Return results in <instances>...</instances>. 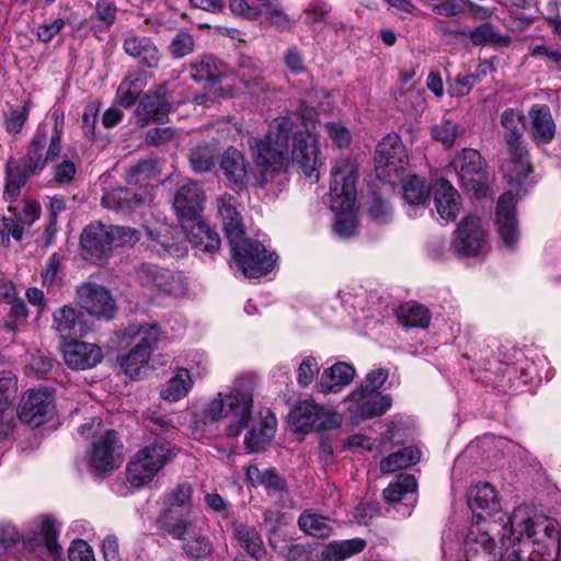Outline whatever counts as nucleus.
Instances as JSON below:
<instances>
[{"instance_id": "obj_23", "label": "nucleus", "mask_w": 561, "mask_h": 561, "mask_svg": "<svg viewBox=\"0 0 561 561\" xmlns=\"http://www.w3.org/2000/svg\"><path fill=\"white\" fill-rule=\"evenodd\" d=\"M515 203L513 193L506 192L500 196L496 205L497 232L503 244L508 249H513L519 239Z\"/></svg>"}, {"instance_id": "obj_6", "label": "nucleus", "mask_w": 561, "mask_h": 561, "mask_svg": "<svg viewBox=\"0 0 561 561\" xmlns=\"http://www.w3.org/2000/svg\"><path fill=\"white\" fill-rule=\"evenodd\" d=\"M175 455V447L165 438H154L140 448L128 462L127 480L136 488L148 484Z\"/></svg>"}, {"instance_id": "obj_18", "label": "nucleus", "mask_w": 561, "mask_h": 561, "mask_svg": "<svg viewBox=\"0 0 561 561\" xmlns=\"http://www.w3.org/2000/svg\"><path fill=\"white\" fill-rule=\"evenodd\" d=\"M136 277L141 286L158 293L180 295L185 289L180 276L151 263H142L136 270Z\"/></svg>"}, {"instance_id": "obj_61", "label": "nucleus", "mask_w": 561, "mask_h": 561, "mask_svg": "<svg viewBox=\"0 0 561 561\" xmlns=\"http://www.w3.org/2000/svg\"><path fill=\"white\" fill-rule=\"evenodd\" d=\"M65 24H71L73 31L78 30L76 24L71 22L70 19L57 18L54 20H45L36 28L37 39L44 43L49 42L50 39H53L55 35H57L61 31Z\"/></svg>"}, {"instance_id": "obj_12", "label": "nucleus", "mask_w": 561, "mask_h": 561, "mask_svg": "<svg viewBox=\"0 0 561 561\" xmlns=\"http://www.w3.org/2000/svg\"><path fill=\"white\" fill-rule=\"evenodd\" d=\"M460 185L476 197L484 196L488 190L485 164L479 151L466 148L450 162Z\"/></svg>"}, {"instance_id": "obj_19", "label": "nucleus", "mask_w": 561, "mask_h": 561, "mask_svg": "<svg viewBox=\"0 0 561 561\" xmlns=\"http://www.w3.org/2000/svg\"><path fill=\"white\" fill-rule=\"evenodd\" d=\"M170 98L165 82L145 93L135 110L140 125L145 126L150 122L162 123L171 111Z\"/></svg>"}, {"instance_id": "obj_52", "label": "nucleus", "mask_w": 561, "mask_h": 561, "mask_svg": "<svg viewBox=\"0 0 561 561\" xmlns=\"http://www.w3.org/2000/svg\"><path fill=\"white\" fill-rule=\"evenodd\" d=\"M217 153L215 145L198 144L190 150V164L196 173L208 172L215 164Z\"/></svg>"}, {"instance_id": "obj_51", "label": "nucleus", "mask_w": 561, "mask_h": 561, "mask_svg": "<svg viewBox=\"0 0 561 561\" xmlns=\"http://www.w3.org/2000/svg\"><path fill=\"white\" fill-rule=\"evenodd\" d=\"M474 46L505 47L510 44V37L501 35L490 23H483L467 34Z\"/></svg>"}, {"instance_id": "obj_36", "label": "nucleus", "mask_w": 561, "mask_h": 561, "mask_svg": "<svg viewBox=\"0 0 561 561\" xmlns=\"http://www.w3.org/2000/svg\"><path fill=\"white\" fill-rule=\"evenodd\" d=\"M35 174V172H31L21 161L10 159L5 165L4 199L9 203L16 201L21 188L28 178Z\"/></svg>"}, {"instance_id": "obj_25", "label": "nucleus", "mask_w": 561, "mask_h": 561, "mask_svg": "<svg viewBox=\"0 0 561 561\" xmlns=\"http://www.w3.org/2000/svg\"><path fill=\"white\" fill-rule=\"evenodd\" d=\"M53 397L46 390H30L22 398L20 404V419L31 426L37 427L44 417L51 412Z\"/></svg>"}, {"instance_id": "obj_34", "label": "nucleus", "mask_w": 561, "mask_h": 561, "mask_svg": "<svg viewBox=\"0 0 561 561\" xmlns=\"http://www.w3.org/2000/svg\"><path fill=\"white\" fill-rule=\"evenodd\" d=\"M124 50L140 64L154 68L160 60V51L151 38L144 35L128 34L124 41Z\"/></svg>"}, {"instance_id": "obj_45", "label": "nucleus", "mask_w": 561, "mask_h": 561, "mask_svg": "<svg viewBox=\"0 0 561 561\" xmlns=\"http://www.w3.org/2000/svg\"><path fill=\"white\" fill-rule=\"evenodd\" d=\"M351 401L355 404V408L352 412L360 419H371L380 416L387 412V410L391 407L392 403V399L390 396H380L377 393L366 396V398L363 400Z\"/></svg>"}, {"instance_id": "obj_47", "label": "nucleus", "mask_w": 561, "mask_h": 561, "mask_svg": "<svg viewBox=\"0 0 561 561\" xmlns=\"http://www.w3.org/2000/svg\"><path fill=\"white\" fill-rule=\"evenodd\" d=\"M398 321L405 328H422L428 327L431 321V313L428 309L414 301H409L401 305L398 309Z\"/></svg>"}, {"instance_id": "obj_28", "label": "nucleus", "mask_w": 561, "mask_h": 561, "mask_svg": "<svg viewBox=\"0 0 561 561\" xmlns=\"http://www.w3.org/2000/svg\"><path fill=\"white\" fill-rule=\"evenodd\" d=\"M216 206L229 242H236V240L242 238L245 231L242 216L238 210L237 198L225 193L216 199Z\"/></svg>"}, {"instance_id": "obj_27", "label": "nucleus", "mask_w": 561, "mask_h": 561, "mask_svg": "<svg viewBox=\"0 0 561 561\" xmlns=\"http://www.w3.org/2000/svg\"><path fill=\"white\" fill-rule=\"evenodd\" d=\"M150 192L144 188L135 193L128 187H115L107 191L102 197V205L116 213L128 214L150 201Z\"/></svg>"}, {"instance_id": "obj_29", "label": "nucleus", "mask_w": 561, "mask_h": 561, "mask_svg": "<svg viewBox=\"0 0 561 561\" xmlns=\"http://www.w3.org/2000/svg\"><path fill=\"white\" fill-rule=\"evenodd\" d=\"M435 207L442 219L453 221L461 209V199L457 190L446 179H438L434 185Z\"/></svg>"}, {"instance_id": "obj_42", "label": "nucleus", "mask_w": 561, "mask_h": 561, "mask_svg": "<svg viewBox=\"0 0 561 561\" xmlns=\"http://www.w3.org/2000/svg\"><path fill=\"white\" fill-rule=\"evenodd\" d=\"M193 387V379L187 368H178L162 387L160 396L169 402H176L184 398Z\"/></svg>"}, {"instance_id": "obj_4", "label": "nucleus", "mask_w": 561, "mask_h": 561, "mask_svg": "<svg viewBox=\"0 0 561 561\" xmlns=\"http://www.w3.org/2000/svg\"><path fill=\"white\" fill-rule=\"evenodd\" d=\"M524 116L513 108L505 110L501 115L504 139L508 149V158L503 163L504 176L511 185H523L533 171L529 154L522 140Z\"/></svg>"}, {"instance_id": "obj_56", "label": "nucleus", "mask_w": 561, "mask_h": 561, "mask_svg": "<svg viewBox=\"0 0 561 561\" xmlns=\"http://www.w3.org/2000/svg\"><path fill=\"white\" fill-rule=\"evenodd\" d=\"M159 173V161L154 158H149L141 160L137 164L130 167L127 171V180L129 184H137L147 180H151Z\"/></svg>"}, {"instance_id": "obj_8", "label": "nucleus", "mask_w": 561, "mask_h": 561, "mask_svg": "<svg viewBox=\"0 0 561 561\" xmlns=\"http://www.w3.org/2000/svg\"><path fill=\"white\" fill-rule=\"evenodd\" d=\"M162 530L174 540L182 541V551L190 559H204L214 551V546L196 518L175 519L167 514L162 519Z\"/></svg>"}, {"instance_id": "obj_48", "label": "nucleus", "mask_w": 561, "mask_h": 561, "mask_svg": "<svg viewBox=\"0 0 561 561\" xmlns=\"http://www.w3.org/2000/svg\"><path fill=\"white\" fill-rule=\"evenodd\" d=\"M264 16L261 25L264 27H275L279 32L290 30L296 21L291 19L283 9L278 0L270 1L263 4Z\"/></svg>"}, {"instance_id": "obj_54", "label": "nucleus", "mask_w": 561, "mask_h": 561, "mask_svg": "<svg viewBox=\"0 0 561 561\" xmlns=\"http://www.w3.org/2000/svg\"><path fill=\"white\" fill-rule=\"evenodd\" d=\"M388 378V371L379 368L370 371L360 386L348 394V400H363L366 396H371L382 387Z\"/></svg>"}, {"instance_id": "obj_60", "label": "nucleus", "mask_w": 561, "mask_h": 561, "mask_svg": "<svg viewBox=\"0 0 561 561\" xmlns=\"http://www.w3.org/2000/svg\"><path fill=\"white\" fill-rule=\"evenodd\" d=\"M31 102L27 101L21 108L11 107L4 114V128L9 134H19L28 118Z\"/></svg>"}, {"instance_id": "obj_59", "label": "nucleus", "mask_w": 561, "mask_h": 561, "mask_svg": "<svg viewBox=\"0 0 561 561\" xmlns=\"http://www.w3.org/2000/svg\"><path fill=\"white\" fill-rule=\"evenodd\" d=\"M112 250L114 248L133 247L140 240V231L126 226H110Z\"/></svg>"}, {"instance_id": "obj_20", "label": "nucleus", "mask_w": 561, "mask_h": 561, "mask_svg": "<svg viewBox=\"0 0 561 561\" xmlns=\"http://www.w3.org/2000/svg\"><path fill=\"white\" fill-rule=\"evenodd\" d=\"M110 226L100 221L89 224L80 237V245L87 259L102 263L112 254Z\"/></svg>"}, {"instance_id": "obj_49", "label": "nucleus", "mask_w": 561, "mask_h": 561, "mask_svg": "<svg viewBox=\"0 0 561 561\" xmlns=\"http://www.w3.org/2000/svg\"><path fill=\"white\" fill-rule=\"evenodd\" d=\"M56 522L51 517H43L39 523V535L43 548L45 549L48 560L59 561L61 559L62 549L57 542Z\"/></svg>"}, {"instance_id": "obj_17", "label": "nucleus", "mask_w": 561, "mask_h": 561, "mask_svg": "<svg viewBox=\"0 0 561 561\" xmlns=\"http://www.w3.org/2000/svg\"><path fill=\"white\" fill-rule=\"evenodd\" d=\"M78 304L89 314L101 319L114 318L117 307L110 291L95 283H84L77 288Z\"/></svg>"}, {"instance_id": "obj_43", "label": "nucleus", "mask_w": 561, "mask_h": 561, "mask_svg": "<svg viewBox=\"0 0 561 561\" xmlns=\"http://www.w3.org/2000/svg\"><path fill=\"white\" fill-rule=\"evenodd\" d=\"M420 458V449L415 446H408L385 457L380 461V471L386 474L392 473L417 463Z\"/></svg>"}, {"instance_id": "obj_58", "label": "nucleus", "mask_w": 561, "mask_h": 561, "mask_svg": "<svg viewBox=\"0 0 561 561\" xmlns=\"http://www.w3.org/2000/svg\"><path fill=\"white\" fill-rule=\"evenodd\" d=\"M229 413L233 414L227 404V394L224 397L220 392L204 407L202 411V420L204 424L208 422H216L221 417H226Z\"/></svg>"}, {"instance_id": "obj_22", "label": "nucleus", "mask_w": 561, "mask_h": 561, "mask_svg": "<svg viewBox=\"0 0 561 561\" xmlns=\"http://www.w3.org/2000/svg\"><path fill=\"white\" fill-rule=\"evenodd\" d=\"M203 202L204 192L198 183L187 180L180 185L174 195L173 207L181 226L202 217Z\"/></svg>"}, {"instance_id": "obj_3", "label": "nucleus", "mask_w": 561, "mask_h": 561, "mask_svg": "<svg viewBox=\"0 0 561 561\" xmlns=\"http://www.w3.org/2000/svg\"><path fill=\"white\" fill-rule=\"evenodd\" d=\"M330 207L335 213L334 231L340 238H350L357 231L355 215V169L347 159H340L331 170Z\"/></svg>"}, {"instance_id": "obj_16", "label": "nucleus", "mask_w": 561, "mask_h": 561, "mask_svg": "<svg viewBox=\"0 0 561 561\" xmlns=\"http://www.w3.org/2000/svg\"><path fill=\"white\" fill-rule=\"evenodd\" d=\"M468 505L476 518L473 525L486 527V524L490 523L488 518L500 514L496 518L499 519L502 515H505L501 512L496 490L488 482H479L470 486L468 490Z\"/></svg>"}, {"instance_id": "obj_32", "label": "nucleus", "mask_w": 561, "mask_h": 561, "mask_svg": "<svg viewBox=\"0 0 561 561\" xmlns=\"http://www.w3.org/2000/svg\"><path fill=\"white\" fill-rule=\"evenodd\" d=\"M181 227L195 249L207 253H214L219 250L221 243L219 234L202 217Z\"/></svg>"}, {"instance_id": "obj_53", "label": "nucleus", "mask_w": 561, "mask_h": 561, "mask_svg": "<svg viewBox=\"0 0 561 561\" xmlns=\"http://www.w3.org/2000/svg\"><path fill=\"white\" fill-rule=\"evenodd\" d=\"M403 198L411 206L424 205L428 198L430 190L424 180L416 175H411L402 183Z\"/></svg>"}, {"instance_id": "obj_30", "label": "nucleus", "mask_w": 561, "mask_h": 561, "mask_svg": "<svg viewBox=\"0 0 561 561\" xmlns=\"http://www.w3.org/2000/svg\"><path fill=\"white\" fill-rule=\"evenodd\" d=\"M54 328L62 339L82 336L88 333L90 328L83 321V314L72 306H64L53 313Z\"/></svg>"}, {"instance_id": "obj_39", "label": "nucleus", "mask_w": 561, "mask_h": 561, "mask_svg": "<svg viewBox=\"0 0 561 561\" xmlns=\"http://www.w3.org/2000/svg\"><path fill=\"white\" fill-rule=\"evenodd\" d=\"M276 420L272 415H266L253 425L244 437L245 448L250 453H259L268 445L275 435Z\"/></svg>"}, {"instance_id": "obj_14", "label": "nucleus", "mask_w": 561, "mask_h": 561, "mask_svg": "<svg viewBox=\"0 0 561 561\" xmlns=\"http://www.w3.org/2000/svg\"><path fill=\"white\" fill-rule=\"evenodd\" d=\"M255 376L252 374L242 375L234 380L233 387L227 394V404L237 417L227 427L229 436H238L248 425L251 417Z\"/></svg>"}, {"instance_id": "obj_55", "label": "nucleus", "mask_w": 561, "mask_h": 561, "mask_svg": "<svg viewBox=\"0 0 561 561\" xmlns=\"http://www.w3.org/2000/svg\"><path fill=\"white\" fill-rule=\"evenodd\" d=\"M10 216L0 217V236L3 243L7 245L10 242V237L14 240L20 241L23 237L24 228L18 220V207L13 206L12 203L8 206Z\"/></svg>"}, {"instance_id": "obj_38", "label": "nucleus", "mask_w": 561, "mask_h": 561, "mask_svg": "<svg viewBox=\"0 0 561 561\" xmlns=\"http://www.w3.org/2000/svg\"><path fill=\"white\" fill-rule=\"evenodd\" d=\"M417 481L413 474H398L385 490L383 499L388 503L408 501L413 504L416 501Z\"/></svg>"}, {"instance_id": "obj_64", "label": "nucleus", "mask_w": 561, "mask_h": 561, "mask_svg": "<svg viewBox=\"0 0 561 561\" xmlns=\"http://www.w3.org/2000/svg\"><path fill=\"white\" fill-rule=\"evenodd\" d=\"M320 366L316 357L307 356L300 363L297 370V382L301 387H308L319 374Z\"/></svg>"}, {"instance_id": "obj_41", "label": "nucleus", "mask_w": 561, "mask_h": 561, "mask_svg": "<svg viewBox=\"0 0 561 561\" xmlns=\"http://www.w3.org/2000/svg\"><path fill=\"white\" fill-rule=\"evenodd\" d=\"M232 527L234 537L250 557L255 560L264 558L266 551L263 540L254 527L241 523H234Z\"/></svg>"}, {"instance_id": "obj_37", "label": "nucleus", "mask_w": 561, "mask_h": 561, "mask_svg": "<svg viewBox=\"0 0 561 561\" xmlns=\"http://www.w3.org/2000/svg\"><path fill=\"white\" fill-rule=\"evenodd\" d=\"M149 73L135 71L129 73L119 84L116 99L121 106L128 108L135 104L142 90L147 87Z\"/></svg>"}, {"instance_id": "obj_5", "label": "nucleus", "mask_w": 561, "mask_h": 561, "mask_svg": "<svg viewBox=\"0 0 561 561\" xmlns=\"http://www.w3.org/2000/svg\"><path fill=\"white\" fill-rule=\"evenodd\" d=\"M50 128L47 124H39L27 148V152L20 161L31 172L38 174L48 161L60 153V142L65 126V111L54 106L49 112Z\"/></svg>"}, {"instance_id": "obj_62", "label": "nucleus", "mask_w": 561, "mask_h": 561, "mask_svg": "<svg viewBox=\"0 0 561 561\" xmlns=\"http://www.w3.org/2000/svg\"><path fill=\"white\" fill-rule=\"evenodd\" d=\"M16 392V379L9 371L0 374V419L4 411L10 407L12 399Z\"/></svg>"}, {"instance_id": "obj_63", "label": "nucleus", "mask_w": 561, "mask_h": 561, "mask_svg": "<svg viewBox=\"0 0 561 561\" xmlns=\"http://www.w3.org/2000/svg\"><path fill=\"white\" fill-rule=\"evenodd\" d=\"M146 423L149 431L156 435H160L170 428H175V424L170 415L154 409L147 411Z\"/></svg>"}, {"instance_id": "obj_46", "label": "nucleus", "mask_w": 561, "mask_h": 561, "mask_svg": "<svg viewBox=\"0 0 561 561\" xmlns=\"http://www.w3.org/2000/svg\"><path fill=\"white\" fill-rule=\"evenodd\" d=\"M365 546V540L360 538L333 541L323 548L321 557L324 561H343L356 553L362 552Z\"/></svg>"}, {"instance_id": "obj_31", "label": "nucleus", "mask_w": 561, "mask_h": 561, "mask_svg": "<svg viewBox=\"0 0 561 561\" xmlns=\"http://www.w3.org/2000/svg\"><path fill=\"white\" fill-rule=\"evenodd\" d=\"M530 136L538 146L550 144L556 135V123L546 104H535L529 111Z\"/></svg>"}, {"instance_id": "obj_7", "label": "nucleus", "mask_w": 561, "mask_h": 561, "mask_svg": "<svg viewBox=\"0 0 561 561\" xmlns=\"http://www.w3.org/2000/svg\"><path fill=\"white\" fill-rule=\"evenodd\" d=\"M134 341L135 346L121 357L119 364L130 378H138L149 364L151 352L161 339L160 328L153 324H131L123 333V340Z\"/></svg>"}, {"instance_id": "obj_57", "label": "nucleus", "mask_w": 561, "mask_h": 561, "mask_svg": "<svg viewBox=\"0 0 561 561\" xmlns=\"http://www.w3.org/2000/svg\"><path fill=\"white\" fill-rule=\"evenodd\" d=\"M463 127L451 122L444 119L440 124L435 125L432 129V136L435 140L440 141L446 147H451L457 137L462 135Z\"/></svg>"}, {"instance_id": "obj_11", "label": "nucleus", "mask_w": 561, "mask_h": 561, "mask_svg": "<svg viewBox=\"0 0 561 561\" xmlns=\"http://www.w3.org/2000/svg\"><path fill=\"white\" fill-rule=\"evenodd\" d=\"M408 153L397 134H389L377 145L375 153L376 174L381 181L394 184L408 164Z\"/></svg>"}, {"instance_id": "obj_21", "label": "nucleus", "mask_w": 561, "mask_h": 561, "mask_svg": "<svg viewBox=\"0 0 561 561\" xmlns=\"http://www.w3.org/2000/svg\"><path fill=\"white\" fill-rule=\"evenodd\" d=\"M121 447L117 433L106 430L93 442L89 458L90 468L98 472L114 470L117 467V451Z\"/></svg>"}, {"instance_id": "obj_40", "label": "nucleus", "mask_w": 561, "mask_h": 561, "mask_svg": "<svg viewBox=\"0 0 561 561\" xmlns=\"http://www.w3.org/2000/svg\"><path fill=\"white\" fill-rule=\"evenodd\" d=\"M392 98L396 106L404 113L416 114L424 110V90L411 83L408 88L393 89Z\"/></svg>"}, {"instance_id": "obj_26", "label": "nucleus", "mask_w": 561, "mask_h": 561, "mask_svg": "<svg viewBox=\"0 0 561 561\" xmlns=\"http://www.w3.org/2000/svg\"><path fill=\"white\" fill-rule=\"evenodd\" d=\"M62 357L70 368L83 370L99 364L103 358V353L96 344L70 341L62 346Z\"/></svg>"}, {"instance_id": "obj_13", "label": "nucleus", "mask_w": 561, "mask_h": 561, "mask_svg": "<svg viewBox=\"0 0 561 561\" xmlns=\"http://www.w3.org/2000/svg\"><path fill=\"white\" fill-rule=\"evenodd\" d=\"M289 422L297 433L331 430L339 426L335 413L325 410L313 400H305L297 403L289 413Z\"/></svg>"}, {"instance_id": "obj_44", "label": "nucleus", "mask_w": 561, "mask_h": 561, "mask_svg": "<svg viewBox=\"0 0 561 561\" xmlns=\"http://www.w3.org/2000/svg\"><path fill=\"white\" fill-rule=\"evenodd\" d=\"M298 526L305 534L317 538H328L333 533L330 519L312 510H306L300 514Z\"/></svg>"}, {"instance_id": "obj_50", "label": "nucleus", "mask_w": 561, "mask_h": 561, "mask_svg": "<svg viewBox=\"0 0 561 561\" xmlns=\"http://www.w3.org/2000/svg\"><path fill=\"white\" fill-rule=\"evenodd\" d=\"M222 72L213 56H204L192 65L191 77L198 83L214 85L220 80Z\"/></svg>"}, {"instance_id": "obj_9", "label": "nucleus", "mask_w": 561, "mask_h": 561, "mask_svg": "<svg viewBox=\"0 0 561 561\" xmlns=\"http://www.w3.org/2000/svg\"><path fill=\"white\" fill-rule=\"evenodd\" d=\"M501 518L486 524V527L471 525L463 542L465 561H507V546L497 547L492 533L502 537Z\"/></svg>"}, {"instance_id": "obj_15", "label": "nucleus", "mask_w": 561, "mask_h": 561, "mask_svg": "<svg viewBox=\"0 0 561 561\" xmlns=\"http://www.w3.org/2000/svg\"><path fill=\"white\" fill-rule=\"evenodd\" d=\"M454 251L461 256H478L489 251L488 231L479 217H465L456 232L451 244Z\"/></svg>"}, {"instance_id": "obj_1", "label": "nucleus", "mask_w": 561, "mask_h": 561, "mask_svg": "<svg viewBox=\"0 0 561 561\" xmlns=\"http://www.w3.org/2000/svg\"><path fill=\"white\" fill-rule=\"evenodd\" d=\"M316 123L298 114L275 118L265 138H250L249 147L254 157L263 187L277 175L288 172L291 164L311 183L318 182L322 163L319 160Z\"/></svg>"}, {"instance_id": "obj_24", "label": "nucleus", "mask_w": 561, "mask_h": 561, "mask_svg": "<svg viewBox=\"0 0 561 561\" xmlns=\"http://www.w3.org/2000/svg\"><path fill=\"white\" fill-rule=\"evenodd\" d=\"M193 488L190 483L183 482L164 494L163 505L158 517L159 527L162 529V519L170 514L175 519H191V510L193 507Z\"/></svg>"}, {"instance_id": "obj_10", "label": "nucleus", "mask_w": 561, "mask_h": 561, "mask_svg": "<svg viewBox=\"0 0 561 561\" xmlns=\"http://www.w3.org/2000/svg\"><path fill=\"white\" fill-rule=\"evenodd\" d=\"M229 244L232 257L245 277H262L270 273L276 264L277 255L274 252H268L264 244L256 240L243 236Z\"/></svg>"}, {"instance_id": "obj_35", "label": "nucleus", "mask_w": 561, "mask_h": 561, "mask_svg": "<svg viewBox=\"0 0 561 561\" xmlns=\"http://www.w3.org/2000/svg\"><path fill=\"white\" fill-rule=\"evenodd\" d=\"M355 369L347 363H336L325 368L317 387L322 393L339 392L343 387L352 382Z\"/></svg>"}, {"instance_id": "obj_33", "label": "nucleus", "mask_w": 561, "mask_h": 561, "mask_svg": "<svg viewBox=\"0 0 561 561\" xmlns=\"http://www.w3.org/2000/svg\"><path fill=\"white\" fill-rule=\"evenodd\" d=\"M220 168L233 190L241 191L247 186L248 169L241 151L233 147L226 149L221 156Z\"/></svg>"}, {"instance_id": "obj_2", "label": "nucleus", "mask_w": 561, "mask_h": 561, "mask_svg": "<svg viewBox=\"0 0 561 561\" xmlns=\"http://www.w3.org/2000/svg\"><path fill=\"white\" fill-rule=\"evenodd\" d=\"M502 545L507 552L522 549L528 560L556 561L559 550V524L545 515H531L528 506H518L511 516L502 515Z\"/></svg>"}]
</instances>
